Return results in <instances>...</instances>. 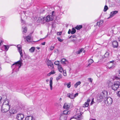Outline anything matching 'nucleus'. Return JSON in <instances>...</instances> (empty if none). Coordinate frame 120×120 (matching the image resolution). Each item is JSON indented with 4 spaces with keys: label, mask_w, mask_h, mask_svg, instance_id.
<instances>
[{
    "label": "nucleus",
    "mask_w": 120,
    "mask_h": 120,
    "mask_svg": "<svg viewBox=\"0 0 120 120\" xmlns=\"http://www.w3.org/2000/svg\"><path fill=\"white\" fill-rule=\"evenodd\" d=\"M22 59L20 57L19 61L12 64L11 67L13 71L17 72L19 71V69L22 64Z\"/></svg>",
    "instance_id": "nucleus-1"
},
{
    "label": "nucleus",
    "mask_w": 120,
    "mask_h": 120,
    "mask_svg": "<svg viewBox=\"0 0 120 120\" xmlns=\"http://www.w3.org/2000/svg\"><path fill=\"white\" fill-rule=\"evenodd\" d=\"M1 107V111L3 112H6L8 111L10 109V105L8 101H6L4 102Z\"/></svg>",
    "instance_id": "nucleus-2"
},
{
    "label": "nucleus",
    "mask_w": 120,
    "mask_h": 120,
    "mask_svg": "<svg viewBox=\"0 0 120 120\" xmlns=\"http://www.w3.org/2000/svg\"><path fill=\"white\" fill-rule=\"evenodd\" d=\"M120 85V82H115L112 86V89L114 90H116L119 88Z\"/></svg>",
    "instance_id": "nucleus-3"
},
{
    "label": "nucleus",
    "mask_w": 120,
    "mask_h": 120,
    "mask_svg": "<svg viewBox=\"0 0 120 120\" xmlns=\"http://www.w3.org/2000/svg\"><path fill=\"white\" fill-rule=\"evenodd\" d=\"M114 62V60L110 61V63L108 64L107 67L109 69H112L115 67V64L113 63Z\"/></svg>",
    "instance_id": "nucleus-4"
},
{
    "label": "nucleus",
    "mask_w": 120,
    "mask_h": 120,
    "mask_svg": "<svg viewBox=\"0 0 120 120\" xmlns=\"http://www.w3.org/2000/svg\"><path fill=\"white\" fill-rule=\"evenodd\" d=\"M112 102V100L110 97H108L105 101V103L107 105H111Z\"/></svg>",
    "instance_id": "nucleus-5"
},
{
    "label": "nucleus",
    "mask_w": 120,
    "mask_h": 120,
    "mask_svg": "<svg viewBox=\"0 0 120 120\" xmlns=\"http://www.w3.org/2000/svg\"><path fill=\"white\" fill-rule=\"evenodd\" d=\"M24 117V115L21 113L19 114L16 116V118L18 120H22Z\"/></svg>",
    "instance_id": "nucleus-6"
},
{
    "label": "nucleus",
    "mask_w": 120,
    "mask_h": 120,
    "mask_svg": "<svg viewBox=\"0 0 120 120\" xmlns=\"http://www.w3.org/2000/svg\"><path fill=\"white\" fill-rule=\"evenodd\" d=\"M54 18L52 15H48L46 18L45 21L46 22H48L52 20Z\"/></svg>",
    "instance_id": "nucleus-7"
},
{
    "label": "nucleus",
    "mask_w": 120,
    "mask_h": 120,
    "mask_svg": "<svg viewBox=\"0 0 120 120\" xmlns=\"http://www.w3.org/2000/svg\"><path fill=\"white\" fill-rule=\"evenodd\" d=\"M90 101V99H88L86 101L83 105V107H88L89 105V103Z\"/></svg>",
    "instance_id": "nucleus-8"
},
{
    "label": "nucleus",
    "mask_w": 120,
    "mask_h": 120,
    "mask_svg": "<svg viewBox=\"0 0 120 120\" xmlns=\"http://www.w3.org/2000/svg\"><path fill=\"white\" fill-rule=\"evenodd\" d=\"M112 46L114 48H117L118 46V43L116 40H115L112 42Z\"/></svg>",
    "instance_id": "nucleus-9"
},
{
    "label": "nucleus",
    "mask_w": 120,
    "mask_h": 120,
    "mask_svg": "<svg viewBox=\"0 0 120 120\" xmlns=\"http://www.w3.org/2000/svg\"><path fill=\"white\" fill-rule=\"evenodd\" d=\"M60 62L62 64H65V65L68 64V61L64 58L62 59L60 61Z\"/></svg>",
    "instance_id": "nucleus-10"
},
{
    "label": "nucleus",
    "mask_w": 120,
    "mask_h": 120,
    "mask_svg": "<svg viewBox=\"0 0 120 120\" xmlns=\"http://www.w3.org/2000/svg\"><path fill=\"white\" fill-rule=\"evenodd\" d=\"M118 12V11H112L110 13V16L108 18L112 17Z\"/></svg>",
    "instance_id": "nucleus-11"
},
{
    "label": "nucleus",
    "mask_w": 120,
    "mask_h": 120,
    "mask_svg": "<svg viewBox=\"0 0 120 120\" xmlns=\"http://www.w3.org/2000/svg\"><path fill=\"white\" fill-rule=\"evenodd\" d=\"M67 117L65 115L61 114L60 118V120H66Z\"/></svg>",
    "instance_id": "nucleus-12"
},
{
    "label": "nucleus",
    "mask_w": 120,
    "mask_h": 120,
    "mask_svg": "<svg viewBox=\"0 0 120 120\" xmlns=\"http://www.w3.org/2000/svg\"><path fill=\"white\" fill-rule=\"evenodd\" d=\"M25 120H35L33 116H26L25 118Z\"/></svg>",
    "instance_id": "nucleus-13"
},
{
    "label": "nucleus",
    "mask_w": 120,
    "mask_h": 120,
    "mask_svg": "<svg viewBox=\"0 0 120 120\" xmlns=\"http://www.w3.org/2000/svg\"><path fill=\"white\" fill-rule=\"evenodd\" d=\"M19 45H18L17 46L18 50L20 54L21 57H22L23 56L21 48L19 46H18Z\"/></svg>",
    "instance_id": "nucleus-14"
},
{
    "label": "nucleus",
    "mask_w": 120,
    "mask_h": 120,
    "mask_svg": "<svg viewBox=\"0 0 120 120\" xmlns=\"http://www.w3.org/2000/svg\"><path fill=\"white\" fill-rule=\"evenodd\" d=\"M67 96L69 98L71 99H74L75 98V96H74V94L73 93L71 94L69 93L67 94Z\"/></svg>",
    "instance_id": "nucleus-15"
},
{
    "label": "nucleus",
    "mask_w": 120,
    "mask_h": 120,
    "mask_svg": "<svg viewBox=\"0 0 120 120\" xmlns=\"http://www.w3.org/2000/svg\"><path fill=\"white\" fill-rule=\"evenodd\" d=\"M24 39H26V42L30 43V41L31 40V36L30 35H28L26 37H24Z\"/></svg>",
    "instance_id": "nucleus-16"
},
{
    "label": "nucleus",
    "mask_w": 120,
    "mask_h": 120,
    "mask_svg": "<svg viewBox=\"0 0 120 120\" xmlns=\"http://www.w3.org/2000/svg\"><path fill=\"white\" fill-rule=\"evenodd\" d=\"M52 79L53 78L51 77L50 78L49 86L50 87V90H52Z\"/></svg>",
    "instance_id": "nucleus-17"
},
{
    "label": "nucleus",
    "mask_w": 120,
    "mask_h": 120,
    "mask_svg": "<svg viewBox=\"0 0 120 120\" xmlns=\"http://www.w3.org/2000/svg\"><path fill=\"white\" fill-rule=\"evenodd\" d=\"M70 113V112L69 110H65L63 111V113L62 114H63L64 115L66 114H69Z\"/></svg>",
    "instance_id": "nucleus-18"
},
{
    "label": "nucleus",
    "mask_w": 120,
    "mask_h": 120,
    "mask_svg": "<svg viewBox=\"0 0 120 120\" xmlns=\"http://www.w3.org/2000/svg\"><path fill=\"white\" fill-rule=\"evenodd\" d=\"M70 106L69 105L66 103H65L63 106V108L64 109H67L69 108Z\"/></svg>",
    "instance_id": "nucleus-19"
},
{
    "label": "nucleus",
    "mask_w": 120,
    "mask_h": 120,
    "mask_svg": "<svg viewBox=\"0 0 120 120\" xmlns=\"http://www.w3.org/2000/svg\"><path fill=\"white\" fill-rule=\"evenodd\" d=\"M58 67L59 71L60 72H62L63 70L61 66V65H59Z\"/></svg>",
    "instance_id": "nucleus-20"
},
{
    "label": "nucleus",
    "mask_w": 120,
    "mask_h": 120,
    "mask_svg": "<svg viewBox=\"0 0 120 120\" xmlns=\"http://www.w3.org/2000/svg\"><path fill=\"white\" fill-rule=\"evenodd\" d=\"M9 112L11 114H14L16 113L17 111L13 109H11L9 111Z\"/></svg>",
    "instance_id": "nucleus-21"
},
{
    "label": "nucleus",
    "mask_w": 120,
    "mask_h": 120,
    "mask_svg": "<svg viewBox=\"0 0 120 120\" xmlns=\"http://www.w3.org/2000/svg\"><path fill=\"white\" fill-rule=\"evenodd\" d=\"M35 50V47H31L29 49V52H34Z\"/></svg>",
    "instance_id": "nucleus-22"
},
{
    "label": "nucleus",
    "mask_w": 120,
    "mask_h": 120,
    "mask_svg": "<svg viewBox=\"0 0 120 120\" xmlns=\"http://www.w3.org/2000/svg\"><path fill=\"white\" fill-rule=\"evenodd\" d=\"M82 28V25H78L75 27V28L77 30H79Z\"/></svg>",
    "instance_id": "nucleus-23"
},
{
    "label": "nucleus",
    "mask_w": 120,
    "mask_h": 120,
    "mask_svg": "<svg viewBox=\"0 0 120 120\" xmlns=\"http://www.w3.org/2000/svg\"><path fill=\"white\" fill-rule=\"evenodd\" d=\"M81 114L80 113V115H78V114H77L75 116L73 117V118H74L75 119H78L80 118L81 116Z\"/></svg>",
    "instance_id": "nucleus-24"
},
{
    "label": "nucleus",
    "mask_w": 120,
    "mask_h": 120,
    "mask_svg": "<svg viewBox=\"0 0 120 120\" xmlns=\"http://www.w3.org/2000/svg\"><path fill=\"white\" fill-rule=\"evenodd\" d=\"M81 82L80 81H79L77 82L74 84V87L76 88H77L78 86L80 85L81 84Z\"/></svg>",
    "instance_id": "nucleus-25"
},
{
    "label": "nucleus",
    "mask_w": 120,
    "mask_h": 120,
    "mask_svg": "<svg viewBox=\"0 0 120 120\" xmlns=\"http://www.w3.org/2000/svg\"><path fill=\"white\" fill-rule=\"evenodd\" d=\"M103 20H101L99 22H98L97 23V25L99 26L101 25L103 23Z\"/></svg>",
    "instance_id": "nucleus-26"
},
{
    "label": "nucleus",
    "mask_w": 120,
    "mask_h": 120,
    "mask_svg": "<svg viewBox=\"0 0 120 120\" xmlns=\"http://www.w3.org/2000/svg\"><path fill=\"white\" fill-rule=\"evenodd\" d=\"M71 42H73L75 44H76L77 42V38H73L71 40Z\"/></svg>",
    "instance_id": "nucleus-27"
},
{
    "label": "nucleus",
    "mask_w": 120,
    "mask_h": 120,
    "mask_svg": "<svg viewBox=\"0 0 120 120\" xmlns=\"http://www.w3.org/2000/svg\"><path fill=\"white\" fill-rule=\"evenodd\" d=\"M107 94V92L105 90L103 91L101 93V95H103L105 96V95H106Z\"/></svg>",
    "instance_id": "nucleus-28"
},
{
    "label": "nucleus",
    "mask_w": 120,
    "mask_h": 120,
    "mask_svg": "<svg viewBox=\"0 0 120 120\" xmlns=\"http://www.w3.org/2000/svg\"><path fill=\"white\" fill-rule=\"evenodd\" d=\"M62 77V76L60 74H59L58 76V77L56 78V80H59Z\"/></svg>",
    "instance_id": "nucleus-29"
},
{
    "label": "nucleus",
    "mask_w": 120,
    "mask_h": 120,
    "mask_svg": "<svg viewBox=\"0 0 120 120\" xmlns=\"http://www.w3.org/2000/svg\"><path fill=\"white\" fill-rule=\"evenodd\" d=\"M85 51H84V49L83 48H82L80 50H79L78 51H77V53L78 54H80L82 52H84Z\"/></svg>",
    "instance_id": "nucleus-30"
},
{
    "label": "nucleus",
    "mask_w": 120,
    "mask_h": 120,
    "mask_svg": "<svg viewBox=\"0 0 120 120\" xmlns=\"http://www.w3.org/2000/svg\"><path fill=\"white\" fill-rule=\"evenodd\" d=\"M76 32V30L74 28H73L72 29V30L71 31V34H75Z\"/></svg>",
    "instance_id": "nucleus-31"
},
{
    "label": "nucleus",
    "mask_w": 120,
    "mask_h": 120,
    "mask_svg": "<svg viewBox=\"0 0 120 120\" xmlns=\"http://www.w3.org/2000/svg\"><path fill=\"white\" fill-rule=\"evenodd\" d=\"M52 63L50 60H47V64L48 66L49 65H50V64L52 65Z\"/></svg>",
    "instance_id": "nucleus-32"
},
{
    "label": "nucleus",
    "mask_w": 120,
    "mask_h": 120,
    "mask_svg": "<svg viewBox=\"0 0 120 120\" xmlns=\"http://www.w3.org/2000/svg\"><path fill=\"white\" fill-rule=\"evenodd\" d=\"M55 71H52L51 72H50L49 74H48L47 75L48 76H49L51 74H55Z\"/></svg>",
    "instance_id": "nucleus-33"
},
{
    "label": "nucleus",
    "mask_w": 120,
    "mask_h": 120,
    "mask_svg": "<svg viewBox=\"0 0 120 120\" xmlns=\"http://www.w3.org/2000/svg\"><path fill=\"white\" fill-rule=\"evenodd\" d=\"M22 28L23 29V32L25 33H26L27 32V28L25 27L24 28H23V27H22Z\"/></svg>",
    "instance_id": "nucleus-34"
},
{
    "label": "nucleus",
    "mask_w": 120,
    "mask_h": 120,
    "mask_svg": "<svg viewBox=\"0 0 120 120\" xmlns=\"http://www.w3.org/2000/svg\"><path fill=\"white\" fill-rule=\"evenodd\" d=\"M109 53L108 52H107L105 54V56L106 57H109Z\"/></svg>",
    "instance_id": "nucleus-35"
},
{
    "label": "nucleus",
    "mask_w": 120,
    "mask_h": 120,
    "mask_svg": "<svg viewBox=\"0 0 120 120\" xmlns=\"http://www.w3.org/2000/svg\"><path fill=\"white\" fill-rule=\"evenodd\" d=\"M4 49H5L7 51L9 47L8 46H7L6 45H4Z\"/></svg>",
    "instance_id": "nucleus-36"
},
{
    "label": "nucleus",
    "mask_w": 120,
    "mask_h": 120,
    "mask_svg": "<svg viewBox=\"0 0 120 120\" xmlns=\"http://www.w3.org/2000/svg\"><path fill=\"white\" fill-rule=\"evenodd\" d=\"M108 8L107 6L106 5H105V6L104 9V11H107V10H108Z\"/></svg>",
    "instance_id": "nucleus-37"
},
{
    "label": "nucleus",
    "mask_w": 120,
    "mask_h": 120,
    "mask_svg": "<svg viewBox=\"0 0 120 120\" xmlns=\"http://www.w3.org/2000/svg\"><path fill=\"white\" fill-rule=\"evenodd\" d=\"M71 83L70 82H69L67 83V84H66V85H67V86L68 88H70L71 87Z\"/></svg>",
    "instance_id": "nucleus-38"
},
{
    "label": "nucleus",
    "mask_w": 120,
    "mask_h": 120,
    "mask_svg": "<svg viewBox=\"0 0 120 120\" xmlns=\"http://www.w3.org/2000/svg\"><path fill=\"white\" fill-rule=\"evenodd\" d=\"M48 66L49 68L51 69H52L53 68V64H52V65L50 64V65H48Z\"/></svg>",
    "instance_id": "nucleus-39"
},
{
    "label": "nucleus",
    "mask_w": 120,
    "mask_h": 120,
    "mask_svg": "<svg viewBox=\"0 0 120 120\" xmlns=\"http://www.w3.org/2000/svg\"><path fill=\"white\" fill-rule=\"evenodd\" d=\"M54 64L55 65H58V66L59 65H60L59 64V61H55L54 62Z\"/></svg>",
    "instance_id": "nucleus-40"
},
{
    "label": "nucleus",
    "mask_w": 120,
    "mask_h": 120,
    "mask_svg": "<svg viewBox=\"0 0 120 120\" xmlns=\"http://www.w3.org/2000/svg\"><path fill=\"white\" fill-rule=\"evenodd\" d=\"M63 71V74L64 75V76H66L67 75V74H66V70H64Z\"/></svg>",
    "instance_id": "nucleus-41"
},
{
    "label": "nucleus",
    "mask_w": 120,
    "mask_h": 120,
    "mask_svg": "<svg viewBox=\"0 0 120 120\" xmlns=\"http://www.w3.org/2000/svg\"><path fill=\"white\" fill-rule=\"evenodd\" d=\"M21 22L22 24H24V25L25 24V21L23 20L22 19H21Z\"/></svg>",
    "instance_id": "nucleus-42"
},
{
    "label": "nucleus",
    "mask_w": 120,
    "mask_h": 120,
    "mask_svg": "<svg viewBox=\"0 0 120 120\" xmlns=\"http://www.w3.org/2000/svg\"><path fill=\"white\" fill-rule=\"evenodd\" d=\"M88 62L89 63H90V64H91L94 62V61L92 59H90L89 60Z\"/></svg>",
    "instance_id": "nucleus-43"
},
{
    "label": "nucleus",
    "mask_w": 120,
    "mask_h": 120,
    "mask_svg": "<svg viewBox=\"0 0 120 120\" xmlns=\"http://www.w3.org/2000/svg\"><path fill=\"white\" fill-rule=\"evenodd\" d=\"M55 47L54 46H51L50 48V50H53L54 48Z\"/></svg>",
    "instance_id": "nucleus-44"
},
{
    "label": "nucleus",
    "mask_w": 120,
    "mask_h": 120,
    "mask_svg": "<svg viewBox=\"0 0 120 120\" xmlns=\"http://www.w3.org/2000/svg\"><path fill=\"white\" fill-rule=\"evenodd\" d=\"M88 80L90 82H92L93 81V79L91 78H89L88 79Z\"/></svg>",
    "instance_id": "nucleus-45"
},
{
    "label": "nucleus",
    "mask_w": 120,
    "mask_h": 120,
    "mask_svg": "<svg viewBox=\"0 0 120 120\" xmlns=\"http://www.w3.org/2000/svg\"><path fill=\"white\" fill-rule=\"evenodd\" d=\"M105 96H104V95H101V94H100V98L101 99H103L105 97Z\"/></svg>",
    "instance_id": "nucleus-46"
},
{
    "label": "nucleus",
    "mask_w": 120,
    "mask_h": 120,
    "mask_svg": "<svg viewBox=\"0 0 120 120\" xmlns=\"http://www.w3.org/2000/svg\"><path fill=\"white\" fill-rule=\"evenodd\" d=\"M94 98H93L92 100L91 101L90 103V105H92L93 104L94 102Z\"/></svg>",
    "instance_id": "nucleus-47"
},
{
    "label": "nucleus",
    "mask_w": 120,
    "mask_h": 120,
    "mask_svg": "<svg viewBox=\"0 0 120 120\" xmlns=\"http://www.w3.org/2000/svg\"><path fill=\"white\" fill-rule=\"evenodd\" d=\"M57 39L60 42H62L63 41V40L61 39L60 38H57Z\"/></svg>",
    "instance_id": "nucleus-48"
},
{
    "label": "nucleus",
    "mask_w": 120,
    "mask_h": 120,
    "mask_svg": "<svg viewBox=\"0 0 120 120\" xmlns=\"http://www.w3.org/2000/svg\"><path fill=\"white\" fill-rule=\"evenodd\" d=\"M2 99V97L0 96V106H1L2 104V103L1 100Z\"/></svg>",
    "instance_id": "nucleus-49"
},
{
    "label": "nucleus",
    "mask_w": 120,
    "mask_h": 120,
    "mask_svg": "<svg viewBox=\"0 0 120 120\" xmlns=\"http://www.w3.org/2000/svg\"><path fill=\"white\" fill-rule=\"evenodd\" d=\"M3 40L0 39V46H1V44L3 43Z\"/></svg>",
    "instance_id": "nucleus-50"
},
{
    "label": "nucleus",
    "mask_w": 120,
    "mask_h": 120,
    "mask_svg": "<svg viewBox=\"0 0 120 120\" xmlns=\"http://www.w3.org/2000/svg\"><path fill=\"white\" fill-rule=\"evenodd\" d=\"M118 96L120 97V90L118 91L117 93Z\"/></svg>",
    "instance_id": "nucleus-51"
},
{
    "label": "nucleus",
    "mask_w": 120,
    "mask_h": 120,
    "mask_svg": "<svg viewBox=\"0 0 120 120\" xmlns=\"http://www.w3.org/2000/svg\"><path fill=\"white\" fill-rule=\"evenodd\" d=\"M76 35H74L73 36H72V38H77L76 37Z\"/></svg>",
    "instance_id": "nucleus-52"
},
{
    "label": "nucleus",
    "mask_w": 120,
    "mask_h": 120,
    "mask_svg": "<svg viewBox=\"0 0 120 120\" xmlns=\"http://www.w3.org/2000/svg\"><path fill=\"white\" fill-rule=\"evenodd\" d=\"M71 30H70V29H69L68 32V34H70V33H71Z\"/></svg>",
    "instance_id": "nucleus-53"
},
{
    "label": "nucleus",
    "mask_w": 120,
    "mask_h": 120,
    "mask_svg": "<svg viewBox=\"0 0 120 120\" xmlns=\"http://www.w3.org/2000/svg\"><path fill=\"white\" fill-rule=\"evenodd\" d=\"M78 93H76L75 94H74V96H75V98L76 97V96L78 95Z\"/></svg>",
    "instance_id": "nucleus-54"
},
{
    "label": "nucleus",
    "mask_w": 120,
    "mask_h": 120,
    "mask_svg": "<svg viewBox=\"0 0 120 120\" xmlns=\"http://www.w3.org/2000/svg\"><path fill=\"white\" fill-rule=\"evenodd\" d=\"M41 44V45H45V42H43Z\"/></svg>",
    "instance_id": "nucleus-55"
},
{
    "label": "nucleus",
    "mask_w": 120,
    "mask_h": 120,
    "mask_svg": "<svg viewBox=\"0 0 120 120\" xmlns=\"http://www.w3.org/2000/svg\"><path fill=\"white\" fill-rule=\"evenodd\" d=\"M54 11H52V14L51 15H52V16H53V17L54 15H53V14L54 13Z\"/></svg>",
    "instance_id": "nucleus-56"
},
{
    "label": "nucleus",
    "mask_w": 120,
    "mask_h": 120,
    "mask_svg": "<svg viewBox=\"0 0 120 120\" xmlns=\"http://www.w3.org/2000/svg\"><path fill=\"white\" fill-rule=\"evenodd\" d=\"M36 48L38 49H40V48L39 47H36Z\"/></svg>",
    "instance_id": "nucleus-57"
},
{
    "label": "nucleus",
    "mask_w": 120,
    "mask_h": 120,
    "mask_svg": "<svg viewBox=\"0 0 120 120\" xmlns=\"http://www.w3.org/2000/svg\"><path fill=\"white\" fill-rule=\"evenodd\" d=\"M119 79V78H118L117 77H115V79Z\"/></svg>",
    "instance_id": "nucleus-58"
},
{
    "label": "nucleus",
    "mask_w": 120,
    "mask_h": 120,
    "mask_svg": "<svg viewBox=\"0 0 120 120\" xmlns=\"http://www.w3.org/2000/svg\"><path fill=\"white\" fill-rule=\"evenodd\" d=\"M72 38V36H70L69 38V39H70V38Z\"/></svg>",
    "instance_id": "nucleus-59"
},
{
    "label": "nucleus",
    "mask_w": 120,
    "mask_h": 120,
    "mask_svg": "<svg viewBox=\"0 0 120 120\" xmlns=\"http://www.w3.org/2000/svg\"><path fill=\"white\" fill-rule=\"evenodd\" d=\"M49 81V80L48 79H47L46 80V81L47 82H48V81Z\"/></svg>",
    "instance_id": "nucleus-60"
},
{
    "label": "nucleus",
    "mask_w": 120,
    "mask_h": 120,
    "mask_svg": "<svg viewBox=\"0 0 120 120\" xmlns=\"http://www.w3.org/2000/svg\"><path fill=\"white\" fill-rule=\"evenodd\" d=\"M91 64H90V63H89L88 64V66H89V65H91Z\"/></svg>",
    "instance_id": "nucleus-61"
},
{
    "label": "nucleus",
    "mask_w": 120,
    "mask_h": 120,
    "mask_svg": "<svg viewBox=\"0 0 120 120\" xmlns=\"http://www.w3.org/2000/svg\"><path fill=\"white\" fill-rule=\"evenodd\" d=\"M118 39H119V41H120V36L119 37Z\"/></svg>",
    "instance_id": "nucleus-62"
},
{
    "label": "nucleus",
    "mask_w": 120,
    "mask_h": 120,
    "mask_svg": "<svg viewBox=\"0 0 120 120\" xmlns=\"http://www.w3.org/2000/svg\"><path fill=\"white\" fill-rule=\"evenodd\" d=\"M61 33H61L60 32V33H59V35H60L61 34Z\"/></svg>",
    "instance_id": "nucleus-63"
},
{
    "label": "nucleus",
    "mask_w": 120,
    "mask_h": 120,
    "mask_svg": "<svg viewBox=\"0 0 120 120\" xmlns=\"http://www.w3.org/2000/svg\"><path fill=\"white\" fill-rule=\"evenodd\" d=\"M119 74L120 75V70H119Z\"/></svg>",
    "instance_id": "nucleus-64"
}]
</instances>
